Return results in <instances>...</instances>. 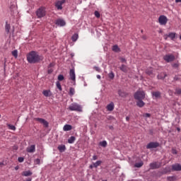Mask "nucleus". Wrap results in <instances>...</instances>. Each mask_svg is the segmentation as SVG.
<instances>
[{
	"label": "nucleus",
	"mask_w": 181,
	"mask_h": 181,
	"mask_svg": "<svg viewBox=\"0 0 181 181\" xmlns=\"http://www.w3.org/2000/svg\"><path fill=\"white\" fill-rule=\"evenodd\" d=\"M43 60V56L39 55V53L36 51H31L27 54V62L30 64H36V63H40Z\"/></svg>",
	"instance_id": "nucleus-1"
},
{
	"label": "nucleus",
	"mask_w": 181,
	"mask_h": 181,
	"mask_svg": "<svg viewBox=\"0 0 181 181\" xmlns=\"http://www.w3.org/2000/svg\"><path fill=\"white\" fill-rule=\"evenodd\" d=\"M68 110H69V111H76L77 112H83V107H81V105H80L77 103H72L68 107Z\"/></svg>",
	"instance_id": "nucleus-2"
},
{
	"label": "nucleus",
	"mask_w": 181,
	"mask_h": 181,
	"mask_svg": "<svg viewBox=\"0 0 181 181\" xmlns=\"http://www.w3.org/2000/svg\"><path fill=\"white\" fill-rule=\"evenodd\" d=\"M134 100H145V92L144 90H137L134 94Z\"/></svg>",
	"instance_id": "nucleus-3"
},
{
	"label": "nucleus",
	"mask_w": 181,
	"mask_h": 181,
	"mask_svg": "<svg viewBox=\"0 0 181 181\" xmlns=\"http://www.w3.org/2000/svg\"><path fill=\"white\" fill-rule=\"evenodd\" d=\"M35 13L37 18L40 19L42 18H44V16H46V9L45 8V7H40L36 11Z\"/></svg>",
	"instance_id": "nucleus-4"
},
{
	"label": "nucleus",
	"mask_w": 181,
	"mask_h": 181,
	"mask_svg": "<svg viewBox=\"0 0 181 181\" xmlns=\"http://www.w3.org/2000/svg\"><path fill=\"white\" fill-rule=\"evenodd\" d=\"M168 21V17L165 16H159V24L161 25V26H166Z\"/></svg>",
	"instance_id": "nucleus-5"
},
{
	"label": "nucleus",
	"mask_w": 181,
	"mask_h": 181,
	"mask_svg": "<svg viewBox=\"0 0 181 181\" xmlns=\"http://www.w3.org/2000/svg\"><path fill=\"white\" fill-rule=\"evenodd\" d=\"M35 121H37L40 124H42L45 128H49V122L43 118L37 117L35 119Z\"/></svg>",
	"instance_id": "nucleus-6"
},
{
	"label": "nucleus",
	"mask_w": 181,
	"mask_h": 181,
	"mask_svg": "<svg viewBox=\"0 0 181 181\" xmlns=\"http://www.w3.org/2000/svg\"><path fill=\"white\" fill-rule=\"evenodd\" d=\"M159 146V143L158 142H150L147 144V149H155V148H158Z\"/></svg>",
	"instance_id": "nucleus-7"
},
{
	"label": "nucleus",
	"mask_w": 181,
	"mask_h": 181,
	"mask_svg": "<svg viewBox=\"0 0 181 181\" xmlns=\"http://www.w3.org/2000/svg\"><path fill=\"white\" fill-rule=\"evenodd\" d=\"M163 59L165 62H167V63H170V62H173V60H175V55L167 54L164 56Z\"/></svg>",
	"instance_id": "nucleus-8"
},
{
	"label": "nucleus",
	"mask_w": 181,
	"mask_h": 181,
	"mask_svg": "<svg viewBox=\"0 0 181 181\" xmlns=\"http://www.w3.org/2000/svg\"><path fill=\"white\" fill-rule=\"evenodd\" d=\"M64 2H66V0H61L56 2L55 6L58 11L63 9V4H64Z\"/></svg>",
	"instance_id": "nucleus-9"
},
{
	"label": "nucleus",
	"mask_w": 181,
	"mask_h": 181,
	"mask_svg": "<svg viewBox=\"0 0 181 181\" xmlns=\"http://www.w3.org/2000/svg\"><path fill=\"white\" fill-rule=\"evenodd\" d=\"M69 79L74 82L76 84V72L74 71V69H71L69 71Z\"/></svg>",
	"instance_id": "nucleus-10"
},
{
	"label": "nucleus",
	"mask_w": 181,
	"mask_h": 181,
	"mask_svg": "<svg viewBox=\"0 0 181 181\" xmlns=\"http://www.w3.org/2000/svg\"><path fill=\"white\" fill-rule=\"evenodd\" d=\"M55 25L60 27L66 26V21L62 18H59L55 21Z\"/></svg>",
	"instance_id": "nucleus-11"
},
{
	"label": "nucleus",
	"mask_w": 181,
	"mask_h": 181,
	"mask_svg": "<svg viewBox=\"0 0 181 181\" xmlns=\"http://www.w3.org/2000/svg\"><path fill=\"white\" fill-rule=\"evenodd\" d=\"M173 172H180L181 170V165L179 163L173 164L172 165Z\"/></svg>",
	"instance_id": "nucleus-12"
},
{
	"label": "nucleus",
	"mask_w": 181,
	"mask_h": 181,
	"mask_svg": "<svg viewBox=\"0 0 181 181\" xmlns=\"http://www.w3.org/2000/svg\"><path fill=\"white\" fill-rule=\"evenodd\" d=\"M146 74L150 76V77H155V71L153 70V68H148L146 70Z\"/></svg>",
	"instance_id": "nucleus-13"
},
{
	"label": "nucleus",
	"mask_w": 181,
	"mask_h": 181,
	"mask_svg": "<svg viewBox=\"0 0 181 181\" xmlns=\"http://www.w3.org/2000/svg\"><path fill=\"white\" fill-rule=\"evenodd\" d=\"M149 169L152 170L159 169V163L158 162H153L149 164Z\"/></svg>",
	"instance_id": "nucleus-14"
},
{
	"label": "nucleus",
	"mask_w": 181,
	"mask_h": 181,
	"mask_svg": "<svg viewBox=\"0 0 181 181\" xmlns=\"http://www.w3.org/2000/svg\"><path fill=\"white\" fill-rule=\"evenodd\" d=\"M168 37H170L171 40H173L176 37V34L175 33H170L168 35H164V39L166 40Z\"/></svg>",
	"instance_id": "nucleus-15"
},
{
	"label": "nucleus",
	"mask_w": 181,
	"mask_h": 181,
	"mask_svg": "<svg viewBox=\"0 0 181 181\" xmlns=\"http://www.w3.org/2000/svg\"><path fill=\"white\" fill-rule=\"evenodd\" d=\"M27 152L28 153H33L36 151V146L35 145H31L30 147L26 148Z\"/></svg>",
	"instance_id": "nucleus-16"
},
{
	"label": "nucleus",
	"mask_w": 181,
	"mask_h": 181,
	"mask_svg": "<svg viewBox=\"0 0 181 181\" xmlns=\"http://www.w3.org/2000/svg\"><path fill=\"white\" fill-rule=\"evenodd\" d=\"M57 149L61 153H63V152L66 151V145L64 144L59 145L57 147Z\"/></svg>",
	"instance_id": "nucleus-17"
},
{
	"label": "nucleus",
	"mask_w": 181,
	"mask_h": 181,
	"mask_svg": "<svg viewBox=\"0 0 181 181\" xmlns=\"http://www.w3.org/2000/svg\"><path fill=\"white\" fill-rule=\"evenodd\" d=\"M119 69L121 71H123V73H128V66L125 64H122Z\"/></svg>",
	"instance_id": "nucleus-18"
},
{
	"label": "nucleus",
	"mask_w": 181,
	"mask_h": 181,
	"mask_svg": "<svg viewBox=\"0 0 181 181\" xmlns=\"http://www.w3.org/2000/svg\"><path fill=\"white\" fill-rule=\"evenodd\" d=\"M42 94L45 97H52V91H50V90H43Z\"/></svg>",
	"instance_id": "nucleus-19"
},
{
	"label": "nucleus",
	"mask_w": 181,
	"mask_h": 181,
	"mask_svg": "<svg viewBox=\"0 0 181 181\" xmlns=\"http://www.w3.org/2000/svg\"><path fill=\"white\" fill-rule=\"evenodd\" d=\"M22 176H25V177H28V176H32V175H33V173H32V171L30 170H28V171H23L21 173Z\"/></svg>",
	"instance_id": "nucleus-20"
},
{
	"label": "nucleus",
	"mask_w": 181,
	"mask_h": 181,
	"mask_svg": "<svg viewBox=\"0 0 181 181\" xmlns=\"http://www.w3.org/2000/svg\"><path fill=\"white\" fill-rule=\"evenodd\" d=\"M72 129H73V126H71V124H65L63 127V130L65 132L71 131Z\"/></svg>",
	"instance_id": "nucleus-21"
},
{
	"label": "nucleus",
	"mask_w": 181,
	"mask_h": 181,
	"mask_svg": "<svg viewBox=\"0 0 181 181\" xmlns=\"http://www.w3.org/2000/svg\"><path fill=\"white\" fill-rule=\"evenodd\" d=\"M137 107H139V108H142V107L145 106V103L142 100H138L136 102Z\"/></svg>",
	"instance_id": "nucleus-22"
},
{
	"label": "nucleus",
	"mask_w": 181,
	"mask_h": 181,
	"mask_svg": "<svg viewBox=\"0 0 181 181\" xmlns=\"http://www.w3.org/2000/svg\"><path fill=\"white\" fill-rule=\"evenodd\" d=\"M114 103H110L109 105H107V111H114Z\"/></svg>",
	"instance_id": "nucleus-23"
},
{
	"label": "nucleus",
	"mask_w": 181,
	"mask_h": 181,
	"mask_svg": "<svg viewBox=\"0 0 181 181\" xmlns=\"http://www.w3.org/2000/svg\"><path fill=\"white\" fill-rule=\"evenodd\" d=\"M112 51L115 52V53H119V52H121V49L119 48V47H118L117 45H115L112 47Z\"/></svg>",
	"instance_id": "nucleus-24"
},
{
	"label": "nucleus",
	"mask_w": 181,
	"mask_h": 181,
	"mask_svg": "<svg viewBox=\"0 0 181 181\" xmlns=\"http://www.w3.org/2000/svg\"><path fill=\"white\" fill-rule=\"evenodd\" d=\"M5 30L7 34H9V32L11 30V25L8 23V21L6 22Z\"/></svg>",
	"instance_id": "nucleus-25"
},
{
	"label": "nucleus",
	"mask_w": 181,
	"mask_h": 181,
	"mask_svg": "<svg viewBox=\"0 0 181 181\" xmlns=\"http://www.w3.org/2000/svg\"><path fill=\"white\" fill-rule=\"evenodd\" d=\"M118 95H119V97H127V95H128V93L122 91V90H119Z\"/></svg>",
	"instance_id": "nucleus-26"
},
{
	"label": "nucleus",
	"mask_w": 181,
	"mask_h": 181,
	"mask_svg": "<svg viewBox=\"0 0 181 181\" xmlns=\"http://www.w3.org/2000/svg\"><path fill=\"white\" fill-rule=\"evenodd\" d=\"M77 39H78V34L75 33L71 37L72 42H77Z\"/></svg>",
	"instance_id": "nucleus-27"
},
{
	"label": "nucleus",
	"mask_w": 181,
	"mask_h": 181,
	"mask_svg": "<svg viewBox=\"0 0 181 181\" xmlns=\"http://www.w3.org/2000/svg\"><path fill=\"white\" fill-rule=\"evenodd\" d=\"M167 180H168V181H175V180H177V177H176V176H169V177H167Z\"/></svg>",
	"instance_id": "nucleus-28"
},
{
	"label": "nucleus",
	"mask_w": 181,
	"mask_h": 181,
	"mask_svg": "<svg viewBox=\"0 0 181 181\" xmlns=\"http://www.w3.org/2000/svg\"><path fill=\"white\" fill-rule=\"evenodd\" d=\"M74 141H76V136H72L68 139V144H74Z\"/></svg>",
	"instance_id": "nucleus-29"
},
{
	"label": "nucleus",
	"mask_w": 181,
	"mask_h": 181,
	"mask_svg": "<svg viewBox=\"0 0 181 181\" xmlns=\"http://www.w3.org/2000/svg\"><path fill=\"white\" fill-rule=\"evenodd\" d=\"M151 94H152V96L156 98V100L159 98V92L158 91L152 92Z\"/></svg>",
	"instance_id": "nucleus-30"
},
{
	"label": "nucleus",
	"mask_w": 181,
	"mask_h": 181,
	"mask_svg": "<svg viewBox=\"0 0 181 181\" xmlns=\"http://www.w3.org/2000/svg\"><path fill=\"white\" fill-rule=\"evenodd\" d=\"M74 93H76V90H74V88H70L69 93V95L71 97H73V95H74Z\"/></svg>",
	"instance_id": "nucleus-31"
},
{
	"label": "nucleus",
	"mask_w": 181,
	"mask_h": 181,
	"mask_svg": "<svg viewBox=\"0 0 181 181\" xmlns=\"http://www.w3.org/2000/svg\"><path fill=\"white\" fill-rule=\"evenodd\" d=\"M99 145H100V146H103V148H107V141H100V142L99 143Z\"/></svg>",
	"instance_id": "nucleus-32"
},
{
	"label": "nucleus",
	"mask_w": 181,
	"mask_h": 181,
	"mask_svg": "<svg viewBox=\"0 0 181 181\" xmlns=\"http://www.w3.org/2000/svg\"><path fill=\"white\" fill-rule=\"evenodd\" d=\"M101 163H103V161L98 160L95 163H93V166H94V168H98V166H100L101 165Z\"/></svg>",
	"instance_id": "nucleus-33"
},
{
	"label": "nucleus",
	"mask_w": 181,
	"mask_h": 181,
	"mask_svg": "<svg viewBox=\"0 0 181 181\" xmlns=\"http://www.w3.org/2000/svg\"><path fill=\"white\" fill-rule=\"evenodd\" d=\"M142 166H144V162L142 161L134 164V168H142Z\"/></svg>",
	"instance_id": "nucleus-34"
},
{
	"label": "nucleus",
	"mask_w": 181,
	"mask_h": 181,
	"mask_svg": "<svg viewBox=\"0 0 181 181\" xmlns=\"http://www.w3.org/2000/svg\"><path fill=\"white\" fill-rule=\"evenodd\" d=\"M175 95H180V94H181V88H175Z\"/></svg>",
	"instance_id": "nucleus-35"
},
{
	"label": "nucleus",
	"mask_w": 181,
	"mask_h": 181,
	"mask_svg": "<svg viewBox=\"0 0 181 181\" xmlns=\"http://www.w3.org/2000/svg\"><path fill=\"white\" fill-rule=\"evenodd\" d=\"M7 127H8V129H11L12 131L16 130V127L12 124H7Z\"/></svg>",
	"instance_id": "nucleus-36"
},
{
	"label": "nucleus",
	"mask_w": 181,
	"mask_h": 181,
	"mask_svg": "<svg viewBox=\"0 0 181 181\" xmlns=\"http://www.w3.org/2000/svg\"><path fill=\"white\" fill-rule=\"evenodd\" d=\"M109 78H110V80H114V77H115V75L114 74V72L111 71L109 74Z\"/></svg>",
	"instance_id": "nucleus-37"
},
{
	"label": "nucleus",
	"mask_w": 181,
	"mask_h": 181,
	"mask_svg": "<svg viewBox=\"0 0 181 181\" xmlns=\"http://www.w3.org/2000/svg\"><path fill=\"white\" fill-rule=\"evenodd\" d=\"M57 88L59 90V91H62L63 88H62V85L60 84L59 81H57L56 83Z\"/></svg>",
	"instance_id": "nucleus-38"
},
{
	"label": "nucleus",
	"mask_w": 181,
	"mask_h": 181,
	"mask_svg": "<svg viewBox=\"0 0 181 181\" xmlns=\"http://www.w3.org/2000/svg\"><path fill=\"white\" fill-rule=\"evenodd\" d=\"M12 55L14 57H18V50L15 49L13 51H12Z\"/></svg>",
	"instance_id": "nucleus-39"
},
{
	"label": "nucleus",
	"mask_w": 181,
	"mask_h": 181,
	"mask_svg": "<svg viewBox=\"0 0 181 181\" xmlns=\"http://www.w3.org/2000/svg\"><path fill=\"white\" fill-rule=\"evenodd\" d=\"M58 80H59V81H63V80H64V76H63L62 74H59V75L58 76Z\"/></svg>",
	"instance_id": "nucleus-40"
},
{
	"label": "nucleus",
	"mask_w": 181,
	"mask_h": 181,
	"mask_svg": "<svg viewBox=\"0 0 181 181\" xmlns=\"http://www.w3.org/2000/svg\"><path fill=\"white\" fill-rule=\"evenodd\" d=\"M35 165H40V159L39 158H36L35 160H34Z\"/></svg>",
	"instance_id": "nucleus-41"
},
{
	"label": "nucleus",
	"mask_w": 181,
	"mask_h": 181,
	"mask_svg": "<svg viewBox=\"0 0 181 181\" xmlns=\"http://www.w3.org/2000/svg\"><path fill=\"white\" fill-rule=\"evenodd\" d=\"M94 15L97 18H100V12H98V11H95V13H94Z\"/></svg>",
	"instance_id": "nucleus-42"
},
{
	"label": "nucleus",
	"mask_w": 181,
	"mask_h": 181,
	"mask_svg": "<svg viewBox=\"0 0 181 181\" xmlns=\"http://www.w3.org/2000/svg\"><path fill=\"white\" fill-rule=\"evenodd\" d=\"M93 69L98 71V73H100L101 72V69H100V67L98 66H94Z\"/></svg>",
	"instance_id": "nucleus-43"
},
{
	"label": "nucleus",
	"mask_w": 181,
	"mask_h": 181,
	"mask_svg": "<svg viewBox=\"0 0 181 181\" xmlns=\"http://www.w3.org/2000/svg\"><path fill=\"white\" fill-rule=\"evenodd\" d=\"M18 160L20 162V163H22V162L25 160V158L23 157H18Z\"/></svg>",
	"instance_id": "nucleus-44"
},
{
	"label": "nucleus",
	"mask_w": 181,
	"mask_h": 181,
	"mask_svg": "<svg viewBox=\"0 0 181 181\" xmlns=\"http://www.w3.org/2000/svg\"><path fill=\"white\" fill-rule=\"evenodd\" d=\"M172 66L174 67V69H177L179 67V63L173 64Z\"/></svg>",
	"instance_id": "nucleus-45"
},
{
	"label": "nucleus",
	"mask_w": 181,
	"mask_h": 181,
	"mask_svg": "<svg viewBox=\"0 0 181 181\" xmlns=\"http://www.w3.org/2000/svg\"><path fill=\"white\" fill-rule=\"evenodd\" d=\"M172 153H173V155H177V151H176V149L173 148V149H172Z\"/></svg>",
	"instance_id": "nucleus-46"
},
{
	"label": "nucleus",
	"mask_w": 181,
	"mask_h": 181,
	"mask_svg": "<svg viewBox=\"0 0 181 181\" xmlns=\"http://www.w3.org/2000/svg\"><path fill=\"white\" fill-rule=\"evenodd\" d=\"M144 116L146 118H149V117H151V114H149V113H146Z\"/></svg>",
	"instance_id": "nucleus-47"
},
{
	"label": "nucleus",
	"mask_w": 181,
	"mask_h": 181,
	"mask_svg": "<svg viewBox=\"0 0 181 181\" xmlns=\"http://www.w3.org/2000/svg\"><path fill=\"white\" fill-rule=\"evenodd\" d=\"M98 159V157L96 155L93 156V160H97Z\"/></svg>",
	"instance_id": "nucleus-48"
},
{
	"label": "nucleus",
	"mask_w": 181,
	"mask_h": 181,
	"mask_svg": "<svg viewBox=\"0 0 181 181\" xmlns=\"http://www.w3.org/2000/svg\"><path fill=\"white\" fill-rule=\"evenodd\" d=\"M120 60L122 63H127V59H125V58H121Z\"/></svg>",
	"instance_id": "nucleus-49"
},
{
	"label": "nucleus",
	"mask_w": 181,
	"mask_h": 181,
	"mask_svg": "<svg viewBox=\"0 0 181 181\" xmlns=\"http://www.w3.org/2000/svg\"><path fill=\"white\" fill-rule=\"evenodd\" d=\"M47 73H48V74H52V73H53V69H48Z\"/></svg>",
	"instance_id": "nucleus-50"
},
{
	"label": "nucleus",
	"mask_w": 181,
	"mask_h": 181,
	"mask_svg": "<svg viewBox=\"0 0 181 181\" xmlns=\"http://www.w3.org/2000/svg\"><path fill=\"white\" fill-rule=\"evenodd\" d=\"M53 66H54V64L50 63L48 66V69H50V67H53Z\"/></svg>",
	"instance_id": "nucleus-51"
},
{
	"label": "nucleus",
	"mask_w": 181,
	"mask_h": 181,
	"mask_svg": "<svg viewBox=\"0 0 181 181\" xmlns=\"http://www.w3.org/2000/svg\"><path fill=\"white\" fill-rule=\"evenodd\" d=\"M4 71H6V62H4Z\"/></svg>",
	"instance_id": "nucleus-52"
},
{
	"label": "nucleus",
	"mask_w": 181,
	"mask_h": 181,
	"mask_svg": "<svg viewBox=\"0 0 181 181\" xmlns=\"http://www.w3.org/2000/svg\"><path fill=\"white\" fill-rule=\"evenodd\" d=\"M163 76H160V78H165L166 77V74L163 73Z\"/></svg>",
	"instance_id": "nucleus-53"
},
{
	"label": "nucleus",
	"mask_w": 181,
	"mask_h": 181,
	"mask_svg": "<svg viewBox=\"0 0 181 181\" xmlns=\"http://www.w3.org/2000/svg\"><path fill=\"white\" fill-rule=\"evenodd\" d=\"M141 37H142V39H143L144 40H146V35H143Z\"/></svg>",
	"instance_id": "nucleus-54"
},
{
	"label": "nucleus",
	"mask_w": 181,
	"mask_h": 181,
	"mask_svg": "<svg viewBox=\"0 0 181 181\" xmlns=\"http://www.w3.org/2000/svg\"><path fill=\"white\" fill-rule=\"evenodd\" d=\"M15 169H16V170H19V165L16 166Z\"/></svg>",
	"instance_id": "nucleus-55"
},
{
	"label": "nucleus",
	"mask_w": 181,
	"mask_h": 181,
	"mask_svg": "<svg viewBox=\"0 0 181 181\" xmlns=\"http://www.w3.org/2000/svg\"><path fill=\"white\" fill-rule=\"evenodd\" d=\"M97 78H98L99 80H101V76L97 75Z\"/></svg>",
	"instance_id": "nucleus-56"
},
{
	"label": "nucleus",
	"mask_w": 181,
	"mask_h": 181,
	"mask_svg": "<svg viewBox=\"0 0 181 181\" xmlns=\"http://www.w3.org/2000/svg\"><path fill=\"white\" fill-rule=\"evenodd\" d=\"M89 168H90V169H93V168H94V164H93V165H90L89 166Z\"/></svg>",
	"instance_id": "nucleus-57"
},
{
	"label": "nucleus",
	"mask_w": 181,
	"mask_h": 181,
	"mask_svg": "<svg viewBox=\"0 0 181 181\" xmlns=\"http://www.w3.org/2000/svg\"><path fill=\"white\" fill-rule=\"evenodd\" d=\"M26 181H32V178L28 177V178H27Z\"/></svg>",
	"instance_id": "nucleus-58"
},
{
	"label": "nucleus",
	"mask_w": 181,
	"mask_h": 181,
	"mask_svg": "<svg viewBox=\"0 0 181 181\" xmlns=\"http://www.w3.org/2000/svg\"><path fill=\"white\" fill-rule=\"evenodd\" d=\"M108 119H115L114 117H109Z\"/></svg>",
	"instance_id": "nucleus-59"
},
{
	"label": "nucleus",
	"mask_w": 181,
	"mask_h": 181,
	"mask_svg": "<svg viewBox=\"0 0 181 181\" xmlns=\"http://www.w3.org/2000/svg\"><path fill=\"white\" fill-rule=\"evenodd\" d=\"M110 129H114V127L113 126H109Z\"/></svg>",
	"instance_id": "nucleus-60"
},
{
	"label": "nucleus",
	"mask_w": 181,
	"mask_h": 181,
	"mask_svg": "<svg viewBox=\"0 0 181 181\" xmlns=\"http://www.w3.org/2000/svg\"><path fill=\"white\" fill-rule=\"evenodd\" d=\"M178 2H181V0H175L176 4H178Z\"/></svg>",
	"instance_id": "nucleus-61"
},
{
	"label": "nucleus",
	"mask_w": 181,
	"mask_h": 181,
	"mask_svg": "<svg viewBox=\"0 0 181 181\" xmlns=\"http://www.w3.org/2000/svg\"><path fill=\"white\" fill-rule=\"evenodd\" d=\"M4 166V163H0V167L2 168Z\"/></svg>",
	"instance_id": "nucleus-62"
},
{
	"label": "nucleus",
	"mask_w": 181,
	"mask_h": 181,
	"mask_svg": "<svg viewBox=\"0 0 181 181\" xmlns=\"http://www.w3.org/2000/svg\"><path fill=\"white\" fill-rule=\"evenodd\" d=\"M126 120H127V121H129V117L127 116V117H126Z\"/></svg>",
	"instance_id": "nucleus-63"
},
{
	"label": "nucleus",
	"mask_w": 181,
	"mask_h": 181,
	"mask_svg": "<svg viewBox=\"0 0 181 181\" xmlns=\"http://www.w3.org/2000/svg\"><path fill=\"white\" fill-rule=\"evenodd\" d=\"M174 80H177V78L175 77V78H174Z\"/></svg>",
	"instance_id": "nucleus-64"
}]
</instances>
